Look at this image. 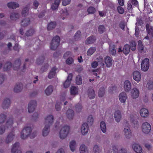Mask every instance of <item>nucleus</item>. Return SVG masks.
<instances>
[{
  "mask_svg": "<svg viewBox=\"0 0 153 153\" xmlns=\"http://www.w3.org/2000/svg\"><path fill=\"white\" fill-rule=\"evenodd\" d=\"M32 129L30 127H26L22 131L20 134V137L22 139H25L29 136L30 138H33L36 135V132L32 133Z\"/></svg>",
  "mask_w": 153,
  "mask_h": 153,
  "instance_id": "obj_1",
  "label": "nucleus"
},
{
  "mask_svg": "<svg viewBox=\"0 0 153 153\" xmlns=\"http://www.w3.org/2000/svg\"><path fill=\"white\" fill-rule=\"evenodd\" d=\"M70 127L68 126L65 125L63 126L59 133V136L62 139L66 138L69 133Z\"/></svg>",
  "mask_w": 153,
  "mask_h": 153,
  "instance_id": "obj_2",
  "label": "nucleus"
},
{
  "mask_svg": "<svg viewBox=\"0 0 153 153\" xmlns=\"http://www.w3.org/2000/svg\"><path fill=\"white\" fill-rule=\"evenodd\" d=\"M18 123L13 121V118H11L8 119L6 124V128L9 130H12L16 127Z\"/></svg>",
  "mask_w": 153,
  "mask_h": 153,
  "instance_id": "obj_3",
  "label": "nucleus"
},
{
  "mask_svg": "<svg viewBox=\"0 0 153 153\" xmlns=\"http://www.w3.org/2000/svg\"><path fill=\"white\" fill-rule=\"evenodd\" d=\"M142 70L144 71H147L149 68V61L147 58H145L142 60L141 64Z\"/></svg>",
  "mask_w": 153,
  "mask_h": 153,
  "instance_id": "obj_4",
  "label": "nucleus"
},
{
  "mask_svg": "<svg viewBox=\"0 0 153 153\" xmlns=\"http://www.w3.org/2000/svg\"><path fill=\"white\" fill-rule=\"evenodd\" d=\"M141 128L142 131L145 134H148L150 132L151 128L150 125L147 122L143 123Z\"/></svg>",
  "mask_w": 153,
  "mask_h": 153,
  "instance_id": "obj_5",
  "label": "nucleus"
},
{
  "mask_svg": "<svg viewBox=\"0 0 153 153\" xmlns=\"http://www.w3.org/2000/svg\"><path fill=\"white\" fill-rule=\"evenodd\" d=\"M37 103L35 100L31 101L28 104L27 109L29 113H32L34 111L36 106Z\"/></svg>",
  "mask_w": 153,
  "mask_h": 153,
  "instance_id": "obj_6",
  "label": "nucleus"
},
{
  "mask_svg": "<svg viewBox=\"0 0 153 153\" xmlns=\"http://www.w3.org/2000/svg\"><path fill=\"white\" fill-rule=\"evenodd\" d=\"M44 124L45 126H50L53 122V117L52 115H49L45 118Z\"/></svg>",
  "mask_w": 153,
  "mask_h": 153,
  "instance_id": "obj_7",
  "label": "nucleus"
},
{
  "mask_svg": "<svg viewBox=\"0 0 153 153\" xmlns=\"http://www.w3.org/2000/svg\"><path fill=\"white\" fill-rule=\"evenodd\" d=\"M125 137L127 139H130L132 136V133L130 128L127 126H125L123 131Z\"/></svg>",
  "mask_w": 153,
  "mask_h": 153,
  "instance_id": "obj_8",
  "label": "nucleus"
},
{
  "mask_svg": "<svg viewBox=\"0 0 153 153\" xmlns=\"http://www.w3.org/2000/svg\"><path fill=\"white\" fill-rule=\"evenodd\" d=\"M140 92L139 89L136 88H133L131 91V96L133 99H136L139 96Z\"/></svg>",
  "mask_w": 153,
  "mask_h": 153,
  "instance_id": "obj_9",
  "label": "nucleus"
},
{
  "mask_svg": "<svg viewBox=\"0 0 153 153\" xmlns=\"http://www.w3.org/2000/svg\"><path fill=\"white\" fill-rule=\"evenodd\" d=\"M60 39H52L51 43V48L52 50H55L59 45Z\"/></svg>",
  "mask_w": 153,
  "mask_h": 153,
  "instance_id": "obj_10",
  "label": "nucleus"
},
{
  "mask_svg": "<svg viewBox=\"0 0 153 153\" xmlns=\"http://www.w3.org/2000/svg\"><path fill=\"white\" fill-rule=\"evenodd\" d=\"M88 126L86 123H83L81 126V134L83 135H86L88 131Z\"/></svg>",
  "mask_w": 153,
  "mask_h": 153,
  "instance_id": "obj_11",
  "label": "nucleus"
},
{
  "mask_svg": "<svg viewBox=\"0 0 153 153\" xmlns=\"http://www.w3.org/2000/svg\"><path fill=\"white\" fill-rule=\"evenodd\" d=\"M11 152L13 153H22L20 149L19 144L18 143H16L13 144L11 149Z\"/></svg>",
  "mask_w": 153,
  "mask_h": 153,
  "instance_id": "obj_12",
  "label": "nucleus"
},
{
  "mask_svg": "<svg viewBox=\"0 0 153 153\" xmlns=\"http://www.w3.org/2000/svg\"><path fill=\"white\" fill-rule=\"evenodd\" d=\"M132 148L136 153H142L143 149L141 146L138 144L134 143L132 145Z\"/></svg>",
  "mask_w": 153,
  "mask_h": 153,
  "instance_id": "obj_13",
  "label": "nucleus"
},
{
  "mask_svg": "<svg viewBox=\"0 0 153 153\" xmlns=\"http://www.w3.org/2000/svg\"><path fill=\"white\" fill-rule=\"evenodd\" d=\"M118 97L120 102L122 103H125L127 97V94L125 92H122L119 94Z\"/></svg>",
  "mask_w": 153,
  "mask_h": 153,
  "instance_id": "obj_14",
  "label": "nucleus"
},
{
  "mask_svg": "<svg viewBox=\"0 0 153 153\" xmlns=\"http://www.w3.org/2000/svg\"><path fill=\"white\" fill-rule=\"evenodd\" d=\"M114 117L117 122H120L122 117L121 111L119 110L115 111L114 114Z\"/></svg>",
  "mask_w": 153,
  "mask_h": 153,
  "instance_id": "obj_15",
  "label": "nucleus"
},
{
  "mask_svg": "<svg viewBox=\"0 0 153 153\" xmlns=\"http://www.w3.org/2000/svg\"><path fill=\"white\" fill-rule=\"evenodd\" d=\"M132 76L134 79L137 82H139L141 79V74L137 71H134L132 74Z\"/></svg>",
  "mask_w": 153,
  "mask_h": 153,
  "instance_id": "obj_16",
  "label": "nucleus"
},
{
  "mask_svg": "<svg viewBox=\"0 0 153 153\" xmlns=\"http://www.w3.org/2000/svg\"><path fill=\"white\" fill-rule=\"evenodd\" d=\"M72 77V75L71 74H68L67 79L63 83L64 87L66 88L70 86Z\"/></svg>",
  "mask_w": 153,
  "mask_h": 153,
  "instance_id": "obj_17",
  "label": "nucleus"
},
{
  "mask_svg": "<svg viewBox=\"0 0 153 153\" xmlns=\"http://www.w3.org/2000/svg\"><path fill=\"white\" fill-rule=\"evenodd\" d=\"M15 134L13 132L10 133L7 136L5 142L7 143H10L15 138Z\"/></svg>",
  "mask_w": 153,
  "mask_h": 153,
  "instance_id": "obj_18",
  "label": "nucleus"
},
{
  "mask_svg": "<svg viewBox=\"0 0 153 153\" xmlns=\"http://www.w3.org/2000/svg\"><path fill=\"white\" fill-rule=\"evenodd\" d=\"M131 85L130 82L128 80H126L124 83V88L126 92L129 91L131 89Z\"/></svg>",
  "mask_w": 153,
  "mask_h": 153,
  "instance_id": "obj_19",
  "label": "nucleus"
},
{
  "mask_svg": "<svg viewBox=\"0 0 153 153\" xmlns=\"http://www.w3.org/2000/svg\"><path fill=\"white\" fill-rule=\"evenodd\" d=\"M19 4L15 2H10L7 3V6L10 8L13 9H16V8L19 7Z\"/></svg>",
  "mask_w": 153,
  "mask_h": 153,
  "instance_id": "obj_20",
  "label": "nucleus"
},
{
  "mask_svg": "<svg viewBox=\"0 0 153 153\" xmlns=\"http://www.w3.org/2000/svg\"><path fill=\"white\" fill-rule=\"evenodd\" d=\"M10 104V101L9 99L5 98L2 103V107L4 108H7L9 106Z\"/></svg>",
  "mask_w": 153,
  "mask_h": 153,
  "instance_id": "obj_21",
  "label": "nucleus"
},
{
  "mask_svg": "<svg viewBox=\"0 0 153 153\" xmlns=\"http://www.w3.org/2000/svg\"><path fill=\"white\" fill-rule=\"evenodd\" d=\"M79 152L80 153H88V147L85 144L81 145L79 147Z\"/></svg>",
  "mask_w": 153,
  "mask_h": 153,
  "instance_id": "obj_22",
  "label": "nucleus"
},
{
  "mask_svg": "<svg viewBox=\"0 0 153 153\" xmlns=\"http://www.w3.org/2000/svg\"><path fill=\"white\" fill-rule=\"evenodd\" d=\"M30 23V19L28 18H26L22 20L21 24L22 26L25 27L28 26Z\"/></svg>",
  "mask_w": 153,
  "mask_h": 153,
  "instance_id": "obj_23",
  "label": "nucleus"
},
{
  "mask_svg": "<svg viewBox=\"0 0 153 153\" xmlns=\"http://www.w3.org/2000/svg\"><path fill=\"white\" fill-rule=\"evenodd\" d=\"M66 115L68 119L72 120L74 117V111L72 109H69L67 111Z\"/></svg>",
  "mask_w": 153,
  "mask_h": 153,
  "instance_id": "obj_24",
  "label": "nucleus"
},
{
  "mask_svg": "<svg viewBox=\"0 0 153 153\" xmlns=\"http://www.w3.org/2000/svg\"><path fill=\"white\" fill-rule=\"evenodd\" d=\"M20 17V15L19 13L16 12L12 13L10 16V19L12 20H16L18 19Z\"/></svg>",
  "mask_w": 153,
  "mask_h": 153,
  "instance_id": "obj_25",
  "label": "nucleus"
},
{
  "mask_svg": "<svg viewBox=\"0 0 153 153\" xmlns=\"http://www.w3.org/2000/svg\"><path fill=\"white\" fill-rule=\"evenodd\" d=\"M140 114L142 117H147L149 114V111L147 109L145 108H142L140 111Z\"/></svg>",
  "mask_w": 153,
  "mask_h": 153,
  "instance_id": "obj_26",
  "label": "nucleus"
},
{
  "mask_svg": "<svg viewBox=\"0 0 153 153\" xmlns=\"http://www.w3.org/2000/svg\"><path fill=\"white\" fill-rule=\"evenodd\" d=\"M105 62L107 67H110L112 65V60L110 57H106L105 58Z\"/></svg>",
  "mask_w": 153,
  "mask_h": 153,
  "instance_id": "obj_27",
  "label": "nucleus"
},
{
  "mask_svg": "<svg viewBox=\"0 0 153 153\" xmlns=\"http://www.w3.org/2000/svg\"><path fill=\"white\" fill-rule=\"evenodd\" d=\"M100 127L101 130L103 133H106L107 131V126L105 122L102 121L100 122Z\"/></svg>",
  "mask_w": 153,
  "mask_h": 153,
  "instance_id": "obj_28",
  "label": "nucleus"
},
{
  "mask_svg": "<svg viewBox=\"0 0 153 153\" xmlns=\"http://www.w3.org/2000/svg\"><path fill=\"white\" fill-rule=\"evenodd\" d=\"M23 85L21 83L17 84L14 88V91L15 92L18 93L21 91Z\"/></svg>",
  "mask_w": 153,
  "mask_h": 153,
  "instance_id": "obj_29",
  "label": "nucleus"
},
{
  "mask_svg": "<svg viewBox=\"0 0 153 153\" xmlns=\"http://www.w3.org/2000/svg\"><path fill=\"white\" fill-rule=\"evenodd\" d=\"M78 88L76 86H72L70 88V94L71 95H75L78 94Z\"/></svg>",
  "mask_w": 153,
  "mask_h": 153,
  "instance_id": "obj_30",
  "label": "nucleus"
},
{
  "mask_svg": "<svg viewBox=\"0 0 153 153\" xmlns=\"http://www.w3.org/2000/svg\"><path fill=\"white\" fill-rule=\"evenodd\" d=\"M56 70L57 69L55 67H53L51 69L48 75L49 78L51 79L54 77L55 76Z\"/></svg>",
  "mask_w": 153,
  "mask_h": 153,
  "instance_id": "obj_31",
  "label": "nucleus"
},
{
  "mask_svg": "<svg viewBox=\"0 0 153 153\" xmlns=\"http://www.w3.org/2000/svg\"><path fill=\"white\" fill-rule=\"evenodd\" d=\"M93 74L96 76V78L98 79L100 78V75L101 73V70L100 69H97L95 70H93L92 71Z\"/></svg>",
  "mask_w": 153,
  "mask_h": 153,
  "instance_id": "obj_32",
  "label": "nucleus"
},
{
  "mask_svg": "<svg viewBox=\"0 0 153 153\" xmlns=\"http://www.w3.org/2000/svg\"><path fill=\"white\" fill-rule=\"evenodd\" d=\"M146 30L149 35L153 36V27L147 24L146 25Z\"/></svg>",
  "mask_w": 153,
  "mask_h": 153,
  "instance_id": "obj_33",
  "label": "nucleus"
},
{
  "mask_svg": "<svg viewBox=\"0 0 153 153\" xmlns=\"http://www.w3.org/2000/svg\"><path fill=\"white\" fill-rule=\"evenodd\" d=\"M53 88L52 85L49 86L45 90V93L47 95H50L53 91Z\"/></svg>",
  "mask_w": 153,
  "mask_h": 153,
  "instance_id": "obj_34",
  "label": "nucleus"
},
{
  "mask_svg": "<svg viewBox=\"0 0 153 153\" xmlns=\"http://www.w3.org/2000/svg\"><path fill=\"white\" fill-rule=\"evenodd\" d=\"M76 146V142L74 140L71 141L69 144V147L71 151L74 152L75 151Z\"/></svg>",
  "mask_w": 153,
  "mask_h": 153,
  "instance_id": "obj_35",
  "label": "nucleus"
},
{
  "mask_svg": "<svg viewBox=\"0 0 153 153\" xmlns=\"http://www.w3.org/2000/svg\"><path fill=\"white\" fill-rule=\"evenodd\" d=\"M50 126H45L42 131V135L44 136H47L50 131Z\"/></svg>",
  "mask_w": 153,
  "mask_h": 153,
  "instance_id": "obj_36",
  "label": "nucleus"
},
{
  "mask_svg": "<svg viewBox=\"0 0 153 153\" xmlns=\"http://www.w3.org/2000/svg\"><path fill=\"white\" fill-rule=\"evenodd\" d=\"M105 90L104 87L100 88L98 91V95L99 97H102L104 96L105 94Z\"/></svg>",
  "mask_w": 153,
  "mask_h": 153,
  "instance_id": "obj_37",
  "label": "nucleus"
},
{
  "mask_svg": "<svg viewBox=\"0 0 153 153\" xmlns=\"http://www.w3.org/2000/svg\"><path fill=\"white\" fill-rule=\"evenodd\" d=\"M137 48L139 52L142 53L144 51V46L142 44V42L140 40L138 41Z\"/></svg>",
  "mask_w": 153,
  "mask_h": 153,
  "instance_id": "obj_38",
  "label": "nucleus"
},
{
  "mask_svg": "<svg viewBox=\"0 0 153 153\" xmlns=\"http://www.w3.org/2000/svg\"><path fill=\"white\" fill-rule=\"evenodd\" d=\"M95 93L93 89H91L88 90V96L90 99H93L95 97Z\"/></svg>",
  "mask_w": 153,
  "mask_h": 153,
  "instance_id": "obj_39",
  "label": "nucleus"
},
{
  "mask_svg": "<svg viewBox=\"0 0 153 153\" xmlns=\"http://www.w3.org/2000/svg\"><path fill=\"white\" fill-rule=\"evenodd\" d=\"M56 25V22H51L48 25L47 29L48 30H51L55 27Z\"/></svg>",
  "mask_w": 153,
  "mask_h": 153,
  "instance_id": "obj_40",
  "label": "nucleus"
},
{
  "mask_svg": "<svg viewBox=\"0 0 153 153\" xmlns=\"http://www.w3.org/2000/svg\"><path fill=\"white\" fill-rule=\"evenodd\" d=\"M130 48L129 45L128 44L125 45L123 49V52L124 54H128L130 51Z\"/></svg>",
  "mask_w": 153,
  "mask_h": 153,
  "instance_id": "obj_41",
  "label": "nucleus"
},
{
  "mask_svg": "<svg viewBox=\"0 0 153 153\" xmlns=\"http://www.w3.org/2000/svg\"><path fill=\"white\" fill-rule=\"evenodd\" d=\"M117 150V151L114 149V153H127V151L126 149L125 148H122L118 149L115 147V148Z\"/></svg>",
  "mask_w": 153,
  "mask_h": 153,
  "instance_id": "obj_42",
  "label": "nucleus"
},
{
  "mask_svg": "<svg viewBox=\"0 0 153 153\" xmlns=\"http://www.w3.org/2000/svg\"><path fill=\"white\" fill-rule=\"evenodd\" d=\"M21 65V61L20 59L16 60L13 65V68L14 69L17 70L19 67Z\"/></svg>",
  "mask_w": 153,
  "mask_h": 153,
  "instance_id": "obj_43",
  "label": "nucleus"
},
{
  "mask_svg": "<svg viewBox=\"0 0 153 153\" xmlns=\"http://www.w3.org/2000/svg\"><path fill=\"white\" fill-rule=\"evenodd\" d=\"M29 7L28 6H26L22 10V16H26L28 14Z\"/></svg>",
  "mask_w": 153,
  "mask_h": 153,
  "instance_id": "obj_44",
  "label": "nucleus"
},
{
  "mask_svg": "<svg viewBox=\"0 0 153 153\" xmlns=\"http://www.w3.org/2000/svg\"><path fill=\"white\" fill-rule=\"evenodd\" d=\"M93 151L94 153H100L101 150L98 145H95L93 147Z\"/></svg>",
  "mask_w": 153,
  "mask_h": 153,
  "instance_id": "obj_45",
  "label": "nucleus"
},
{
  "mask_svg": "<svg viewBox=\"0 0 153 153\" xmlns=\"http://www.w3.org/2000/svg\"><path fill=\"white\" fill-rule=\"evenodd\" d=\"M60 18L64 19L65 17L68 15V13L66 10H61V11Z\"/></svg>",
  "mask_w": 153,
  "mask_h": 153,
  "instance_id": "obj_46",
  "label": "nucleus"
},
{
  "mask_svg": "<svg viewBox=\"0 0 153 153\" xmlns=\"http://www.w3.org/2000/svg\"><path fill=\"white\" fill-rule=\"evenodd\" d=\"M60 3V0H56L55 2L51 6V8L53 10L56 9Z\"/></svg>",
  "mask_w": 153,
  "mask_h": 153,
  "instance_id": "obj_47",
  "label": "nucleus"
},
{
  "mask_svg": "<svg viewBox=\"0 0 153 153\" xmlns=\"http://www.w3.org/2000/svg\"><path fill=\"white\" fill-rule=\"evenodd\" d=\"M130 48L132 51H135L136 48V42L134 41H131L130 42Z\"/></svg>",
  "mask_w": 153,
  "mask_h": 153,
  "instance_id": "obj_48",
  "label": "nucleus"
},
{
  "mask_svg": "<svg viewBox=\"0 0 153 153\" xmlns=\"http://www.w3.org/2000/svg\"><path fill=\"white\" fill-rule=\"evenodd\" d=\"M109 49L112 55H114L116 53V51L115 49V47L114 45L109 44Z\"/></svg>",
  "mask_w": 153,
  "mask_h": 153,
  "instance_id": "obj_49",
  "label": "nucleus"
},
{
  "mask_svg": "<svg viewBox=\"0 0 153 153\" xmlns=\"http://www.w3.org/2000/svg\"><path fill=\"white\" fill-rule=\"evenodd\" d=\"M35 33V31L33 29H30L27 30L25 33V35L27 36H32Z\"/></svg>",
  "mask_w": 153,
  "mask_h": 153,
  "instance_id": "obj_50",
  "label": "nucleus"
},
{
  "mask_svg": "<svg viewBox=\"0 0 153 153\" xmlns=\"http://www.w3.org/2000/svg\"><path fill=\"white\" fill-rule=\"evenodd\" d=\"M76 83L77 85H81L82 82V79L80 76L78 75L76 78Z\"/></svg>",
  "mask_w": 153,
  "mask_h": 153,
  "instance_id": "obj_51",
  "label": "nucleus"
},
{
  "mask_svg": "<svg viewBox=\"0 0 153 153\" xmlns=\"http://www.w3.org/2000/svg\"><path fill=\"white\" fill-rule=\"evenodd\" d=\"M11 67V64L10 62H8L5 64L4 67V71H7L10 69Z\"/></svg>",
  "mask_w": 153,
  "mask_h": 153,
  "instance_id": "obj_52",
  "label": "nucleus"
},
{
  "mask_svg": "<svg viewBox=\"0 0 153 153\" xmlns=\"http://www.w3.org/2000/svg\"><path fill=\"white\" fill-rule=\"evenodd\" d=\"M98 65H100V67H102L104 65V63L103 62V59L101 57H100L98 58Z\"/></svg>",
  "mask_w": 153,
  "mask_h": 153,
  "instance_id": "obj_53",
  "label": "nucleus"
},
{
  "mask_svg": "<svg viewBox=\"0 0 153 153\" xmlns=\"http://www.w3.org/2000/svg\"><path fill=\"white\" fill-rule=\"evenodd\" d=\"M128 120H130V122L135 124H137V122L135 120L134 116L132 114H130L128 118Z\"/></svg>",
  "mask_w": 153,
  "mask_h": 153,
  "instance_id": "obj_54",
  "label": "nucleus"
},
{
  "mask_svg": "<svg viewBox=\"0 0 153 153\" xmlns=\"http://www.w3.org/2000/svg\"><path fill=\"white\" fill-rule=\"evenodd\" d=\"M6 116L4 114H0V124L3 123L6 120Z\"/></svg>",
  "mask_w": 153,
  "mask_h": 153,
  "instance_id": "obj_55",
  "label": "nucleus"
},
{
  "mask_svg": "<svg viewBox=\"0 0 153 153\" xmlns=\"http://www.w3.org/2000/svg\"><path fill=\"white\" fill-rule=\"evenodd\" d=\"M95 49L94 48L91 47V48L88 50L87 54L88 55L91 56L92 55L95 51Z\"/></svg>",
  "mask_w": 153,
  "mask_h": 153,
  "instance_id": "obj_56",
  "label": "nucleus"
},
{
  "mask_svg": "<svg viewBox=\"0 0 153 153\" xmlns=\"http://www.w3.org/2000/svg\"><path fill=\"white\" fill-rule=\"evenodd\" d=\"M105 30V27L103 25H100L98 28V32L102 33H103Z\"/></svg>",
  "mask_w": 153,
  "mask_h": 153,
  "instance_id": "obj_57",
  "label": "nucleus"
},
{
  "mask_svg": "<svg viewBox=\"0 0 153 153\" xmlns=\"http://www.w3.org/2000/svg\"><path fill=\"white\" fill-rule=\"evenodd\" d=\"M147 87L149 90L153 89V82L151 81H149L147 83Z\"/></svg>",
  "mask_w": 153,
  "mask_h": 153,
  "instance_id": "obj_58",
  "label": "nucleus"
},
{
  "mask_svg": "<svg viewBox=\"0 0 153 153\" xmlns=\"http://www.w3.org/2000/svg\"><path fill=\"white\" fill-rule=\"evenodd\" d=\"M95 9L93 7H90L88 8L87 11L88 14H93L95 12Z\"/></svg>",
  "mask_w": 153,
  "mask_h": 153,
  "instance_id": "obj_59",
  "label": "nucleus"
},
{
  "mask_svg": "<svg viewBox=\"0 0 153 153\" xmlns=\"http://www.w3.org/2000/svg\"><path fill=\"white\" fill-rule=\"evenodd\" d=\"M65 62L67 64L70 65L74 62V60L72 57H68L67 59Z\"/></svg>",
  "mask_w": 153,
  "mask_h": 153,
  "instance_id": "obj_60",
  "label": "nucleus"
},
{
  "mask_svg": "<svg viewBox=\"0 0 153 153\" xmlns=\"http://www.w3.org/2000/svg\"><path fill=\"white\" fill-rule=\"evenodd\" d=\"M5 79V76L2 74H0V85L4 82Z\"/></svg>",
  "mask_w": 153,
  "mask_h": 153,
  "instance_id": "obj_61",
  "label": "nucleus"
},
{
  "mask_svg": "<svg viewBox=\"0 0 153 153\" xmlns=\"http://www.w3.org/2000/svg\"><path fill=\"white\" fill-rule=\"evenodd\" d=\"M87 122L90 124L93 123L94 122V118L92 115H90L88 116Z\"/></svg>",
  "mask_w": 153,
  "mask_h": 153,
  "instance_id": "obj_62",
  "label": "nucleus"
},
{
  "mask_svg": "<svg viewBox=\"0 0 153 153\" xmlns=\"http://www.w3.org/2000/svg\"><path fill=\"white\" fill-rule=\"evenodd\" d=\"M82 106L80 104H78L76 105V110L77 112H79L82 110Z\"/></svg>",
  "mask_w": 153,
  "mask_h": 153,
  "instance_id": "obj_63",
  "label": "nucleus"
},
{
  "mask_svg": "<svg viewBox=\"0 0 153 153\" xmlns=\"http://www.w3.org/2000/svg\"><path fill=\"white\" fill-rule=\"evenodd\" d=\"M5 127L4 126H0V135H2L5 132Z\"/></svg>",
  "mask_w": 153,
  "mask_h": 153,
  "instance_id": "obj_64",
  "label": "nucleus"
}]
</instances>
